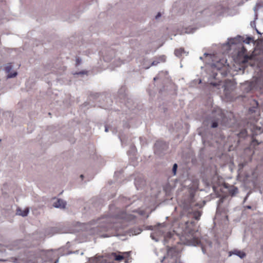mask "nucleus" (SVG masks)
Masks as SVG:
<instances>
[{"label":"nucleus","mask_w":263,"mask_h":263,"mask_svg":"<svg viewBox=\"0 0 263 263\" xmlns=\"http://www.w3.org/2000/svg\"><path fill=\"white\" fill-rule=\"evenodd\" d=\"M118 214L114 215L103 216L97 220L90 222L91 225H93L92 229H96L97 231H106L107 234L101 235L102 237H109L117 235V231L122 229L124 225L122 223L124 220L129 221L133 219V216L128 214L124 211H120L117 209Z\"/></svg>","instance_id":"f257e3e1"},{"label":"nucleus","mask_w":263,"mask_h":263,"mask_svg":"<svg viewBox=\"0 0 263 263\" xmlns=\"http://www.w3.org/2000/svg\"><path fill=\"white\" fill-rule=\"evenodd\" d=\"M205 125L215 128L219 124L228 127L231 125L229 119L224 116L223 111L219 108H214L204 122Z\"/></svg>","instance_id":"f03ea898"},{"label":"nucleus","mask_w":263,"mask_h":263,"mask_svg":"<svg viewBox=\"0 0 263 263\" xmlns=\"http://www.w3.org/2000/svg\"><path fill=\"white\" fill-rule=\"evenodd\" d=\"M185 239V243L188 246H197L200 245L203 254H205L206 247H212V243L211 241H208L206 245H203L198 239L196 233L193 232L192 231L190 232V235Z\"/></svg>","instance_id":"7ed1b4c3"},{"label":"nucleus","mask_w":263,"mask_h":263,"mask_svg":"<svg viewBox=\"0 0 263 263\" xmlns=\"http://www.w3.org/2000/svg\"><path fill=\"white\" fill-rule=\"evenodd\" d=\"M200 59L209 66H217V64H219V66H229L227 60L222 59L217 61V57L214 54L204 53L203 57H200Z\"/></svg>","instance_id":"20e7f679"},{"label":"nucleus","mask_w":263,"mask_h":263,"mask_svg":"<svg viewBox=\"0 0 263 263\" xmlns=\"http://www.w3.org/2000/svg\"><path fill=\"white\" fill-rule=\"evenodd\" d=\"M165 227V224L164 223H159L156 226H147L146 229L148 230L156 231L155 233H151L150 236L153 240H155L156 242H158L159 241V238H157V237L159 236H162L166 231Z\"/></svg>","instance_id":"39448f33"},{"label":"nucleus","mask_w":263,"mask_h":263,"mask_svg":"<svg viewBox=\"0 0 263 263\" xmlns=\"http://www.w3.org/2000/svg\"><path fill=\"white\" fill-rule=\"evenodd\" d=\"M168 144L162 141H157L154 146V151L156 154H160L163 151L167 149Z\"/></svg>","instance_id":"423d86ee"},{"label":"nucleus","mask_w":263,"mask_h":263,"mask_svg":"<svg viewBox=\"0 0 263 263\" xmlns=\"http://www.w3.org/2000/svg\"><path fill=\"white\" fill-rule=\"evenodd\" d=\"M246 49L243 48L237 54L238 61L242 63H245L250 59V57L246 54Z\"/></svg>","instance_id":"0eeeda50"},{"label":"nucleus","mask_w":263,"mask_h":263,"mask_svg":"<svg viewBox=\"0 0 263 263\" xmlns=\"http://www.w3.org/2000/svg\"><path fill=\"white\" fill-rule=\"evenodd\" d=\"M145 184V181L142 175H139L135 178V185L137 190L141 189Z\"/></svg>","instance_id":"6e6552de"},{"label":"nucleus","mask_w":263,"mask_h":263,"mask_svg":"<svg viewBox=\"0 0 263 263\" xmlns=\"http://www.w3.org/2000/svg\"><path fill=\"white\" fill-rule=\"evenodd\" d=\"M13 67H5L3 69L5 73L7 74L6 78L7 79H10L16 77L17 74V72L12 70Z\"/></svg>","instance_id":"1a4fd4ad"},{"label":"nucleus","mask_w":263,"mask_h":263,"mask_svg":"<svg viewBox=\"0 0 263 263\" xmlns=\"http://www.w3.org/2000/svg\"><path fill=\"white\" fill-rule=\"evenodd\" d=\"M66 202L63 199H58L53 202L52 206L55 208L64 209L65 208Z\"/></svg>","instance_id":"9d476101"},{"label":"nucleus","mask_w":263,"mask_h":263,"mask_svg":"<svg viewBox=\"0 0 263 263\" xmlns=\"http://www.w3.org/2000/svg\"><path fill=\"white\" fill-rule=\"evenodd\" d=\"M29 212V210L28 208L24 209L18 208L16 210V215L22 216V217H26L28 215Z\"/></svg>","instance_id":"9b49d317"},{"label":"nucleus","mask_w":263,"mask_h":263,"mask_svg":"<svg viewBox=\"0 0 263 263\" xmlns=\"http://www.w3.org/2000/svg\"><path fill=\"white\" fill-rule=\"evenodd\" d=\"M226 187L228 189L229 193L232 196L236 195L238 192V188L234 185H229V187L226 186Z\"/></svg>","instance_id":"f8f14e48"},{"label":"nucleus","mask_w":263,"mask_h":263,"mask_svg":"<svg viewBox=\"0 0 263 263\" xmlns=\"http://www.w3.org/2000/svg\"><path fill=\"white\" fill-rule=\"evenodd\" d=\"M251 106L249 108V111L250 113H254L256 112V109L258 106V102L255 100H253L250 103Z\"/></svg>","instance_id":"ddd939ff"},{"label":"nucleus","mask_w":263,"mask_h":263,"mask_svg":"<svg viewBox=\"0 0 263 263\" xmlns=\"http://www.w3.org/2000/svg\"><path fill=\"white\" fill-rule=\"evenodd\" d=\"M166 61V57L165 55L160 56L156 59L153 63L151 66H155L160 63H164Z\"/></svg>","instance_id":"4468645a"},{"label":"nucleus","mask_w":263,"mask_h":263,"mask_svg":"<svg viewBox=\"0 0 263 263\" xmlns=\"http://www.w3.org/2000/svg\"><path fill=\"white\" fill-rule=\"evenodd\" d=\"M232 254L235 255L239 257H240L241 259L243 258L246 256V253L241 251L240 250H234L233 251L230 252V256H231Z\"/></svg>","instance_id":"2eb2a0df"},{"label":"nucleus","mask_w":263,"mask_h":263,"mask_svg":"<svg viewBox=\"0 0 263 263\" xmlns=\"http://www.w3.org/2000/svg\"><path fill=\"white\" fill-rule=\"evenodd\" d=\"M176 249L174 248H171L167 249V254L168 256L173 257L176 255Z\"/></svg>","instance_id":"dca6fc26"},{"label":"nucleus","mask_w":263,"mask_h":263,"mask_svg":"<svg viewBox=\"0 0 263 263\" xmlns=\"http://www.w3.org/2000/svg\"><path fill=\"white\" fill-rule=\"evenodd\" d=\"M174 53H175V54L177 57H180L182 55V54L185 53V51H184V48H180L175 49Z\"/></svg>","instance_id":"f3484780"},{"label":"nucleus","mask_w":263,"mask_h":263,"mask_svg":"<svg viewBox=\"0 0 263 263\" xmlns=\"http://www.w3.org/2000/svg\"><path fill=\"white\" fill-rule=\"evenodd\" d=\"M88 71L82 70V71H79V72H75V73H73V74L74 75L80 76L83 77V76H84V75L87 76L88 75Z\"/></svg>","instance_id":"a211bd4d"},{"label":"nucleus","mask_w":263,"mask_h":263,"mask_svg":"<svg viewBox=\"0 0 263 263\" xmlns=\"http://www.w3.org/2000/svg\"><path fill=\"white\" fill-rule=\"evenodd\" d=\"M142 232V230L140 228H135L131 230L132 235H136L140 234Z\"/></svg>","instance_id":"6ab92c4d"},{"label":"nucleus","mask_w":263,"mask_h":263,"mask_svg":"<svg viewBox=\"0 0 263 263\" xmlns=\"http://www.w3.org/2000/svg\"><path fill=\"white\" fill-rule=\"evenodd\" d=\"M112 256L115 257V259L117 261H121L123 259L124 257L121 255H117L116 253H112Z\"/></svg>","instance_id":"aec40b11"},{"label":"nucleus","mask_w":263,"mask_h":263,"mask_svg":"<svg viewBox=\"0 0 263 263\" xmlns=\"http://www.w3.org/2000/svg\"><path fill=\"white\" fill-rule=\"evenodd\" d=\"M201 215V212L199 211H197V212H196L194 213V217L195 218V219L199 220Z\"/></svg>","instance_id":"412c9836"},{"label":"nucleus","mask_w":263,"mask_h":263,"mask_svg":"<svg viewBox=\"0 0 263 263\" xmlns=\"http://www.w3.org/2000/svg\"><path fill=\"white\" fill-rule=\"evenodd\" d=\"M135 197H134L133 198H135ZM141 200H140V199H138L137 201H136V200L135 199H133L132 201L131 202V204H134L135 205H140L141 204Z\"/></svg>","instance_id":"4be33fe9"},{"label":"nucleus","mask_w":263,"mask_h":263,"mask_svg":"<svg viewBox=\"0 0 263 263\" xmlns=\"http://www.w3.org/2000/svg\"><path fill=\"white\" fill-rule=\"evenodd\" d=\"M177 168H178L177 164V163L174 164L173 168H172V172H173L174 176L176 175V174Z\"/></svg>","instance_id":"5701e85b"},{"label":"nucleus","mask_w":263,"mask_h":263,"mask_svg":"<svg viewBox=\"0 0 263 263\" xmlns=\"http://www.w3.org/2000/svg\"><path fill=\"white\" fill-rule=\"evenodd\" d=\"M172 234L171 232H169V233H167L166 236L165 237V238H164V239L163 240L164 241V243L166 242V239H167V238H171L172 237Z\"/></svg>","instance_id":"b1692460"},{"label":"nucleus","mask_w":263,"mask_h":263,"mask_svg":"<svg viewBox=\"0 0 263 263\" xmlns=\"http://www.w3.org/2000/svg\"><path fill=\"white\" fill-rule=\"evenodd\" d=\"M252 143H255V144L258 145L260 144V142H259L256 139H253V141H252Z\"/></svg>","instance_id":"393cba45"},{"label":"nucleus","mask_w":263,"mask_h":263,"mask_svg":"<svg viewBox=\"0 0 263 263\" xmlns=\"http://www.w3.org/2000/svg\"><path fill=\"white\" fill-rule=\"evenodd\" d=\"M235 68H238V69L239 70H243L244 71L245 69V68L246 67H243V66H242V67H234Z\"/></svg>","instance_id":"a878e982"},{"label":"nucleus","mask_w":263,"mask_h":263,"mask_svg":"<svg viewBox=\"0 0 263 263\" xmlns=\"http://www.w3.org/2000/svg\"><path fill=\"white\" fill-rule=\"evenodd\" d=\"M119 138L120 139L122 145H123L124 143H125L123 139L122 138L121 136H119Z\"/></svg>","instance_id":"bb28decb"},{"label":"nucleus","mask_w":263,"mask_h":263,"mask_svg":"<svg viewBox=\"0 0 263 263\" xmlns=\"http://www.w3.org/2000/svg\"><path fill=\"white\" fill-rule=\"evenodd\" d=\"M134 212H138L141 215H143V211H141V210H136V211H134Z\"/></svg>","instance_id":"cd10ccee"},{"label":"nucleus","mask_w":263,"mask_h":263,"mask_svg":"<svg viewBox=\"0 0 263 263\" xmlns=\"http://www.w3.org/2000/svg\"><path fill=\"white\" fill-rule=\"evenodd\" d=\"M175 263H182L180 259H177L175 260Z\"/></svg>","instance_id":"c85d7f7f"},{"label":"nucleus","mask_w":263,"mask_h":263,"mask_svg":"<svg viewBox=\"0 0 263 263\" xmlns=\"http://www.w3.org/2000/svg\"><path fill=\"white\" fill-rule=\"evenodd\" d=\"M125 91V88L122 87L121 89L120 90V93H121L122 92H124Z\"/></svg>","instance_id":"c756f323"},{"label":"nucleus","mask_w":263,"mask_h":263,"mask_svg":"<svg viewBox=\"0 0 263 263\" xmlns=\"http://www.w3.org/2000/svg\"><path fill=\"white\" fill-rule=\"evenodd\" d=\"M161 16V13L159 12L157 15L156 16V18H158L159 17Z\"/></svg>","instance_id":"7c9ffc66"},{"label":"nucleus","mask_w":263,"mask_h":263,"mask_svg":"<svg viewBox=\"0 0 263 263\" xmlns=\"http://www.w3.org/2000/svg\"><path fill=\"white\" fill-rule=\"evenodd\" d=\"M166 258V256H164L161 259V262H163V261L164 260V259Z\"/></svg>","instance_id":"2f4dec72"},{"label":"nucleus","mask_w":263,"mask_h":263,"mask_svg":"<svg viewBox=\"0 0 263 263\" xmlns=\"http://www.w3.org/2000/svg\"><path fill=\"white\" fill-rule=\"evenodd\" d=\"M108 131V128L107 126H105V132H107Z\"/></svg>","instance_id":"473e14b6"},{"label":"nucleus","mask_w":263,"mask_h":263,"mask_svg":"<svg viewBox=\"0 0 263 263\" xmlns=\"http://www.w3.org/2000/svg\"><path fill=\"white\" fill-rule=\"evenodd\" d=\"M246 208L247 209H251V206H250V205H247V206H246Z\"/></svg>","instance_id":"72a5a7b5"},{"label":"nucleus","mask_w":263,"mask_h":263,"mask_svg":"<svg viewBox=\"0 0 263 263\" xmlns=\"http://www.w3.org/2000/svg\"><path fill=\"white\" fill-rule=\"evenodd\" d=\"M158 79V77H155V78H154V81H156V79Z\"/></svg>","instance_id":"f704fd0d"},{"label":"nucleus","mask_w":263,"mask_h":263,"mask_svg":"<svg viewBox=\"0 0 263 263\" xmlns=\"http://www.w3.org/2000/svg\"><path fill=\"white\" fill-rule=\"evenodd\" d=\"M242 133H246V130H243L241 132Z\"/></svg>","instance_id":"c9c22d12"},{"label":"nucleus","mask_w":263,"mask_h":263,"mask_svg":"<svg viewBox=\"0 0 263 263\" xmlns=\"http://www.w3.org/2000/svg\"><path fill=\"white\" fill-rule=\"evenodd\" d=\"M80 177H81L82 179H83V177H84L83 175H80Z\"/></svg>","instance_id":"e433bc0d"},{"label":"nucleus","mask_w":263,"mask_h":263,"mask_svg":"<svg viewBox=\"0 0 263 263\" xmlns=\"http://www.w3.org/2000/svg\"><path fill=\"white\" fill-rule=\"evenodd\" d=\"M149 67H150L147 66V67H146V69H148Z\"/></svg>","instance_id":"4c0bfd02"},{"label":"nucleus","mask_w":263,"mask_h":263,"mask_svg":"<svg viewBox=\"0 0 263 263\" xmlns=\"http://www.w3.org/2000/svg\"><path fill=\"white\" fill-rule=\"evenodd\" d=\"M229 67V68H231H231H232V67H231V66H229V67Z\"/></svg>","instance_id":"58836bf2"},{"label":"nucleus","mask_w":263,"mask_h":263,"mask_svg":"<svg viewBox=\"0 0 263 263\" xmlns=\"http://www.w3.org/2000/svg\"><path fill=\"white\" fill-rule=\"evenodd\" d=\"M257 67V68H260V67L258 66V67Z\"/></svg>","instance_id":"ea45409f"}]
</instances>
